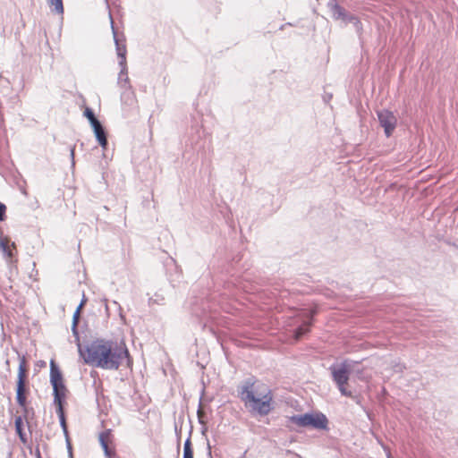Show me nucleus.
I'll use <instances>...</instances> for the list:
<instances>
[{
  "label": "nucleus",
  "mask_w": 458,
  "mask_h": 458,
  "mask_svg": "<svg viewBox=\"0 0 458 458\" xmlns=\"http://www.w3.org/2000/svg\"><path fill=\"white\" fill-rule=\"evenodd\" d=\"M78 352L85 364L107 370H117L126 360L129 366L131 358L123 343L98 338L82 346L79 344Z\"/></svg>",
  "instance_id": "1"
},
{
  "label": "nucleus",
  "mask_w": 458,
  "mask_h": 458,
  "mask_svg": "<svg viewBox=\"0 0 458 458\" xmlns=\"http://www.w3.org/2000/svg\"><path fill=\"white\" fill-rule=\"evenodd\" d=\"M255 382L253 377L244 379L242 385L238 386V394L241 400L245 403L251 412L266 416L273 410V394L268 390L264 394H260V397L256 396L253 389Z\"/></svg>",
  "instance_id": "2"
},
{
  "label": "nucleus",
  "mask_w": 458,
  "mask_h": 458,
  "mask_svg": "<svg viewBox=\"0 0 458 458\" xmlns=\"http://www.w3.org/2000/svg\"><path fill=\"white\" fill-rule=\"evenodd\" d=\"M288 422L301 428H311L317 430H328V419L321 411H311L288 417Z\"/></svg>",
  "instance_id": "3"
},
{
  "label": "nucleus",
  "mask_w": 458,
  "mask_h": 458,
  "mask_svg": "<svg viewBox=\"0 0 458 458\" xmlns=\"http://www.w3.org/2000/svg\"><path fill=\"white\" fill-rule=\"evenodd\" d=\"M20 364L18 368L17 382H16V402L18 405L22 409L24 416L29 414V407L27 402V396L30 393L27 380V369L26 360L24 356H20Z\"/></svg>",
  "instance_id": "4"
},
{
  "label": "nucleus",
  "mask_w": 458,
  "mask_h": 458,
  "mask_svg": "<svg viewBox=\"0 0 458 458\" xmlns=\"http://www.w3.org/2000/svg\"><path fill=\"white\" fill-rule=\"evenodd\" d=\"M329 370L331 371L332 379L337 386L341 394L347 397L352 396V392L345 387L351 374L349 361L344 360L340 364L334 363L329 367Z\"/></svg>",
  "instance_id": "5"
},
{
  "label": "nucleus",
  "mask_w": 458,
  "mask_h": 458,
  "mask_svg": "<svg viewBox=\"0 0 458 458\" xmlns=\"http://www.w3.org/2000/svg\"><path fill=\"white\" fill-rule=\"evenodd\" d=\"M316 314V310H310L309 311L302 310L297 312V325L292 330L293 337L295 341H299L304 335L310 331V327L313 324L314 317Z\"/></svg>",
  "instance_id": "6"
},
{
  "label": "nucleus",
  "mask_w": 458,
  "mask_h": 458,
  "mask_svg": "<svg viewBox=\"0 0 458 458\" xmlns=\"http://www.w3.org/2000/svg\"><path fill=\"white\" fill-rule=\"evenodd\" d=\"M110 21H111V28L112 32L114 36V41L115 45V50L117 56L119 58V66H120V72H119V83L122 82L123 75H126L127 73V61H126V55H127V49L125 44H122L120 41V38H118L116 29L114 26V21L112 18L111 13H109Z\"/></svg>",
  "instance_id": "7"
},
{
  "label": "nucleus",
  "mask_w": 458,
  "mask_h": 458,
  "mask_svg": "<svg viewBox=\"0 0 458 458\" xmlns=\"http://www.w3.org/2000/svg\"><path fill=\"white\" fill-rule=\"evenodd\" d=\"M378 122L381 127L384 128V132L386 137H390L394 131L397 119L393 112L387 109H382L377 112Z\"/></svg>",
  "instance_id": "8"
},
{
  "label": "nucleus",
  "mask_w": 458,
  "mask_h": 458,
  "mask_svg": "<svg viewBox=\"0 0 458 458\" xmlns=\"http://www.w3.org/2000/svg\"><path fill=\"white\" fill-rule=\"evenodd\" d=\"M204 136V130L202 126V114L197 113L191 115V125L189 135V142L191 147H197L199 141Z\"/></svg>",
  "instance_id": "9"
},
{
  "label": "nucleus",
  "mask_w": 458,
  "mask_h": 458,
  "mask_svg": "<svg viewBox=\"0 0 458 458\" xmlns=\"http://www.w3.org/2000/svg\"><path fill=\"white\" fill-rule=\"evenodd\" d=\"M112 437L111 429H106L101 432L98 437L99 444L104 451V454L107 458H114L115 451L114 449L109 448L108 442Z\"/></svg>",
  "instance_id": "10"
},
{
  "label": "nucleus",
  "mask_w": 458,
  "mask_h": 458,
  "mask_svg": "<svg viewBox=\"0 0 458 458\" xmlns=\"http://www.w3.org/2000/svg\"><path fill=\"white\" fill-rule=\"evenodd\" d=\"M64 383V377L62 371L57 363L51 360L50 361V384L51 386H56V384Z\"/></svg>",
  "instance_id": "11"
},
{
  "label": "nucleus",
  "mask_w": 458,
  "mask_h": 458,
  "mask_svg": "<svg viewBox=\"0 0 458 458\" xmlns=\"http://www.w3.org/2000/svg\"><path fill=\"white\" fill-rule=\"evenodd\" d=\"M331 10L333 12V17L335 20H343L345 21L349 13L344 8L340 6L337 3H335L332 4Z\"/></svg>",
  "instance_id": "12"
},
{
  "label": "nucleus",
  "mask_w": 458,
  "mask_h": 458,
  "mask_svg": "<svg viewBox=\"0 0 458 458\" xmlns=\"http://www.w3.org/2000/svg\"><path fill=\"white\" fill-rule=\"evenodd\" d=\"M79 318H80V310L76 309V310L73 314V317H72V332L75 338V343H76L77 346H79V344H81L80 334H79V330H78Z\"/></svg>",
  "instance_id": "13"
},
{
  "label": "nucleus",
  "mask_w": 458,
  "mask_h": 458,
  "mask_svg": "<svg viewBox=\"0 0 458 458\" xmlns=\"http://www.w3.org/2000/svg\"><path fill=\"white\" fill-rule=\"evenodd\" d=\"M51 7V11L56 14H64V8L63 0H46Z\"/></svg>",
  "instance_id": "14"
},
{
  "label": "nucleus",
  "mask_w": 458,
  "mask_h": 458,
  "mask_svg": "<svg viewBox=\"0 0 458 458\" xmlns=\"http://www.w3.org/2000/svg\"><path fill=\"white\" fill-rule=\"evenodd\" d=\"M345 21L352 23L353 25L357 34L359 36H360L363 28H362L361 21H360V19L357 16L349 13Z\"/></svg>",
  "instance_id": "15"
},
{
  "label": "nucleus",
  "mask_w": 458,
  "mask_h": 458,
  "mask_svg": "<svg viewBox=\"0 0 458 458\" xmlns=\"http://www.w3.org/2000/svg\"><path fill=\"white\" fill-rule=\"evenodd\" d=\"M54 395V403L56 406V411L61 409L64 410V404L65 403L66 394L63 393H53Z\"/></svg>",
  "instance_id": "16"
},
{
  "label": "nucleus",
  "mask_w": 458,
  "mask_h": 458,
  "mask_svg": "<svg viewBox=\"0 0 458 458\" xmlns=\"http://www.w3.org/2000/svg\"><path fill=\"white\" fill-rule=\"evenodd\" d=\"M182 458H193V448L191 440V436H189L184 441Z\"/></svg>",
  "instance_id": "17"
},
{
  "label": "nucleus",
  "mask_w": 458,
  "mask_h": 458,
  "mask_svg": "<svg viewBox=\"0 0 458 458\" xmlns=\"http://www.w3.org/2000/svg\"><path fill=\"white\" fill-rule=\"evenodd\" d=\"M56 413L58 415L60 426H61V428H62V429L64 431V434L65 437H67L68 429H67V424H66V419H65L64 411H62L61 409H59L58 411H56Z\"/></svg>",
  "instance_id": "18"
},
{
  "label": "nucleus",
  "mask_w": 458,
  "mask_h": 458,
  "mask_svg": "<svg viewBox=\"0 0 458 458\" xmlns=\"http://www.w3.org/2000/svg\"><path fill=\"white\" fill-rule=\"evenodd\" d=\"M26 418H27V416L25 417L24 414L22 416L20 415V416L15 417L14 426H15L16 434L24 432L23 419H26Z\"/></svg>",
  "instance_id": "19"
},
{
  "label": "nucleus",
  "mask_w": 458,
  "mask_h": 458,
  "mask_svg": "<svg viewBox=\"0 0 458 458\" xmlns=\"http://www.w3.org/2000/svg\"><path fill=\"white\" fill-rule=\"evenodd\" d=\"M148 305L152 306L154 304L157 305H164L165 304V298L162 294L156 293L153 297L148 298Z\"/></svg>",
  "instance_id": "20"
},
{
  "label": "nucleus",
  "mask_w": 458,
  "mask_h": 458,
  "mask_svg": "<svg viewBox=\"0 0 458 458\" xmlns=\"http://www.w3.org/2000/svg\"><path fill=\"white\" fill-rule=\"evenodd\" d=\"M117 84L120 88L124 89H131V85L130 83V79L128 77V72L126 75H123L122 82L119 83V78L117 79Z\"/></svg>",
  "instance_id": "21"
},
{
  "label": "nucleus",
  "mask_w": 458,
  "mask_h": 458,
  "mask_svg": "<svg viewBox=\"0 0 458 458\" xmlns=\"http://www.w3.org/2000/svg\"><path fill=\"white\" fill-rule=\"evenodd\" d=\"M392 367L394 372L403 373L406 369V366L404 363L398 360H394L392 362Z\"/></svg>",
  "instance_id": "22"
},
{
  "label": "nucleus",
  "mask_w": 458,
  "mask_h": 458,
  "mask_svg": "<svg viewBox=\"0 0 458 458\" xmlns=\"http://www.w3.org/2000/svg\"><path fill=\"white\" fill-rule=\"evenodd\" d=\"M93 132L97 140L107 136V132L104 126L100 127L99 129L97 128V130H94Z\"/></svg>",
  "instance_id": "23"
},
{
  "label": "nucleus",
  "mask_w": 458,
  "mask_h": 458,
  "mask_svg": "<svg viewBox=\"0 0 458 458\" xmlns=\"http://www.w3.org/2000/svg\"><path fill=\"white\" fill-rule=\"evenodd\" d=\"M52 387H53V393H63L65 394L67 393V388L65 386L64 382L56 384V386H52Z\"/></svg>",
  "instance_id": "24"
},
{
  "label": "nucleus",
  "mask_w": 458,
  "mask_h": 458,
  "mask_svg": "<svg viewBox=\"0 0 458 458\" xmlns=\"http://www.w3.org/2000/svg\"><path fill=\"white\" fill-rule=\"evenodd\" d=\"M83 115L88 119L89 123L97 118L94 111L90 107H86L84 109Z\"/></svg>",
  "instance_id": "25"
},
{
  "label": "nucleus",
  "mask_w": 458,
  "mask_h": 458,
  "mask_svg": "<svg viewBox=\"0 0 458 458\" xmlns=\"http://www.w3.org/2000/svg\"><path fill=\"white\" fill-rule=\"evenodd\" d=\"M6 218V206L0 202V222L4 221Z\"/></svg>",
  "instance_id": "26"
},
{
  "label": "nucleus",
  "mask_w": 458,
  "mask_h": 458,
  "mask_svg": "<svg viewBox=\"0 0 458 458\" xmlns=\"http://www.w3.org/2000/svg\"><path fill=\"white\" fill-rule=\"evenodd\" d=\"M89 124L93 131L97 130V128L99 129L100 127L103 126L101 122L98 118H95L94 120L90 121Z\"/></svg>",
  "instance_id": "27"
},
{
  "label": "nucleus",
  "mask_w": 458,
  "mask_h": 458,
  "mask_svg": "<svg viewBox=\"0 0 458 458\" xmlns=\"http://www.w3.org/2000/svg\"><path fill=\"white\" fill-rule=\"evenodd\" d=\"M98 142V144L101 146V148H103V150H106L107 148V146H108V140H107V136L105 137V138H102L100 140H97Z\"/></svg>",
  "instance_id": "28"
},
{
  "label": "nucleus",
  "mask_w": 458,
  "mask_h": 458,
  "mask_svg": "<svg viewBox=\"0 0 458 458\" xmlns=\"http://www.w3.org/2000/svg\"><path fill=\"white\" fill-rule=\"evenodd\" d=\"M203 394H204V389L202 390L201 396H203ZM201 403H202V397H200V399H199V409H198V417H199V424H203L204 423L202 419H201V415H200Z\"/></svg>",
  "instance_id": "29"
},
{
  "label": "nucleus",
  "mask_w": 458,
  "mask_h": 458,
  "mask_svg": "<svg viewBox=\"0 0 458 458\" xmlns=\"http://www.w3.org/2000/svg\"><path fill=\"white\" fill-rule=\"evenodd\" d=\"M17 435H18V437H19V438H20L21 443L27 444L28 438H27V436H26L25 432L18 433Z\"/></svg>",
  "instance_id": "30"
},
{
  "label": "nucleus",
  "mask_w": 458,
  "mask_h": 458,
  "mask_svg": "<svg viewBox=\"0 0 458 458\" xmlns=\"http://www.w3.org/2000/svg\"><path fill=\"white\" fill-rule=\"evenodd\" d=\"M2 252L4 253V256H6L8 258H12L13 257V251L11 250L9 246H7L4 250H2Z\"/></svg>",
  "instance_id": "31"
},
{
  "label": "nucleus",
  "mask_w": 458,
  "mask_h": 458,
  "mask_svg": "<svg viewBox=\"0 0 458 458\" xmlns=\"http://www.w3.org/2000/svg\"><path fill=\"white\" fill-rule=\"evenodd\" d=\"M86 301H87V299H86L85 295L83 294L82 299H81L79 306L77 307V310H81V309L85 305Z\"/></svg>",
  "instance_id": "32"
},
{
  "label": "nucleus",
  "mask_w": 458,
  "mask_h": 458,
  "mask_svg": "<svg viewBox=\"0 0 458 458\" xmlns=\"http://www.w3.org/2000/svg\"><path fill=\"white\" fill-rule=\"evenodd\" d=\"M70 156H71V158H72V165L74 166V165H75V162H74V147L71 148V149H70Z\"/></svg>",
  "instance_id": "33"
},
{
  "label": "nucleus",
  "mask_w": 458,
  "mask_h": 458,
  "mask_svg": "<svg viewBox=\"0 0 458 458\" xmlns=\"http://www.w3.org/2000/svg\"><path fill=\"white\" fill-rule=\"evenodd\" d=\"M65 438H66V445H67L68 452H69L70 455H72V445L69 440V437L67 436V437H65Z\"/></svg>",
  "instance_id": "34"
},
{
  "label": "nucleus",
  "mask_w": 458,
  "mask_h": 458,
  "mask_svg": "<svg viewBox=\"0 0 458 458\" xmlns=\"http://www.w3.org/2000/svg\"><path fill=\"white\" fill-rule=\"evenodd\" d=\"M113 303H114L115 306H117V308H118V310H119V311H120V317H121V318H122V319H123V318H124V317H123V315L122 314V310H123V309H122L121 305H120L117 301H113Z\"/></svg>",
  "instance_id": "35"
},
{
  "label": "nucleus",
  "mask_w": 458,
  "mask_h": 458,
  "mask_svg": "<svg viewBox=\"0 0 458 458\" xmlns=\"http://www.w3.org/2000/svg\"><path fill=\"white\" fill-rule=\"evenodd\" d=\"M323 98H324V101L327 103L332 98V94H325Z\"/></svg>",
  "instance_id": "36"
},
{
  "label": "nucleus",
  "mask_w": 458,
  "mask_h": 458,
  "mask_svg": "<svg viewBox=\"0 0 458 458\" xmlns=\"http://www.w3.org/2000/svg\"><path fill=\"white\" fill-rule=\"evenodd\" d=\"M35 455H36V458H40L41 457V454H40V450H39L38 445H37V447L35 449Z\"/></svg>",
  "instance_id": "37"
},
{
  "label": "nucleus",
  "mask_w": 458,
  "mask_h": 458,
  "mask_svg": "<svg viewBox=\"0 0 458 458\" xmlns=\"http://www.w3.org/2000/svg\"><path fill=\"white\" fill-rule=\"evenodd\" d=\"M104 301H105V308H106V312H108L109 308H108V304H107V300H106V299H105V300H104Z\"/></svg>",
  "instance_id": "38"
},
{
  "label": "nucleus",
  "mask_w": 458,
  "mask_h": 458,
  "mask_svg": "<svg viewBox=\"0 0 458 458\" xmlns=\"http://www.w3.org/2000/svg\"><path fill=\"white\" fill-rule=\"evenodd\" d=\"M193 312L196 316H205V311L202 312V314H199L195 309H193Z\"/></svg>",
  "instance_id": "39"
},
{
  "label": "nucleus",
  "mask_w": 458,
  "mask_h": 458,
  "mask_svg": "<svg viewBox=\"0 0 458 458\" xmlns=\"http://www.w3.org/2000/svg\"><path fill=\"white\" fill-rule=\"evenodd\" d=\"M3 121H4L3 115L0 114V123H3Z\"/></svg>",
  "instance_id": "40"
},
{
  "label": "nucleus",
  "mask_w": 458,
  "mask_h": 458,
  "mask_svg": "<svg viewBox=\"0 0 458 458\" xmlns=\"http://www.w3.org/2000/svg\"><path fill=\"white\" fill-rule=\"evenodd\" d=\"M387 458H393L390 454H387Z\"/></svg>",
  "instance_id": "41"
},
{
  "label": "nucleus",
  "mask_w": 458,
  "mask_h": 458,
  "mask_svg": "<svg viewBox=\"0 0 458 458\" xmlns=\"http://www.w3.org/2000/svg\"><path fill=\"white\" fill-rule=\"evenodd\" d=\"M208 450L210 451V445L208 443Z\"/></svg>",
  "instance_id": "42"
},
{
  "label": "nucleus",
  "mask_w": 458,
  "mask_h": 458,
  "mask_svg": "<svg viewBox=\"0 0 458 458\" xmlns=\"http://www.w3.org/2000/svg\"><path fill=\"white\" fill-rule=\"evenodd\" d=\"M114 458H117L116 454L114 455Z\"/></svg>",
  "instance_id": "43"
}]
</instances>
